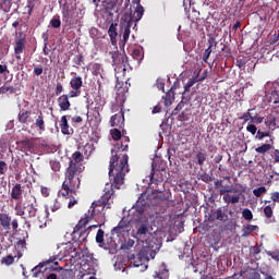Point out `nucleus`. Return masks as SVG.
Wrapping results in <instances>:
<instances>
[{
  "instance_id": "obj_42",
  "label": "nucleus",
  "mask_w": 279,
  "mask_h": 279,
  "mask_svg": "<svg viewBox=\"0 0 279 279\" xmlns=\"http://www.w3.org/2000/svg\"><path fill=\"white\" fill-rule=\"evenodd\" d=\"M74 64H76V66H82V64H84V56L83 54H76L73 59Z\"/></svg>"
},
{
  "instance_id": "obj_5",
  "label": "nucleus",
  "mask_w": 279,
  "mask_h": 279,
  "mask_svg": "<svg viewBox=\"0 0 279 279\" xmlns=\"http://www.w3.org/2000/svg\"><path fill=\"white\" fill-rule=\"evenodd\" d=\"M14 211L16 217H22V219H25V217H28V219L36 217L38 214V201H36V196H26L25 204L23 202L15 203Z\"/></svg>"
},
{
  "instance_id": "obj_25",
  "label": "nucleus",
  "mask_w": 279,
  "mask_h": 279,
  "mask_svg": "<svg viewBox=\"0 0 279 279\" xmlns=\"http://www.w3.org/2000/svg\"><path fill=\"white\" fill-rule=\"evenodd\" d=\"M155 278L157 279H169V269H167V265L162 264L159 268V271L156 272Z\"/></svg>"
},
{
  "instance_id": "obj_17",
  "label": "nucleus",
  "mask_w": 279,
  "mask_h": 279,
  "mask_svg": "<svg viewBox=\"0 0 279 279\" xmlns=\"http://www.w3.org/2000/svg\"><path fill=\"white\" fill-rule=\"evenodd\" d=\"M58 106L60 110L66 112V110H71V101L69 100V95L63 94L57 99Z\"/></svg>"
},
{
  "instance_id": "obj_47",
  "label": "nucleus",
  "mask_w": 279,
  "mask_h": 279,
  "mask_svg": "<svg viewBox=\"0 0 279 279\" xmlns=\"http://www.w3.org/2000/svg\"><path fill=\"white\" fill-rule=\"evenodd\" d=\"M5 171H8V163H5L3 160H0V175H5Z\"/></svg>"
},
{
  "instance_id": "obj_10",
  "label": "nucleus",
  "mask_w": 279,
  "mask_h": 279,
  "mask_svg": "<svg viewBox=\"0 0 279 279\" xmlns=\"http://www.w3.org/2000/svg\"><path fill=\"white\" fill-rule=\"evenodd\" d=\"M265 125L272 131L279 128V105L275 106L270 113L265 117Z\"/></svg>"
},
{
  "instance_id": "obj_53",
  "label": "nucleus",
  "mask_w": 279,
  "mask_h": 279,
  "mask_svg": "<svg viewBox=\"0 0 279 279\" xmlns=\"http://www.w3.org/2000/svg\"><path fill=\"white\" fill-rule=\"evenodd\" d=\"M246 130H247L251 134H253V136L256 134V132H258V129H257L256 125H254V124H248V125L246 126Z\"/></svg>"
},
{
  "instance_id": "obj_58",
  "label": "nucleus",
  "mask_w": 279,
  "mask_h": 279,
  "mask_svg": "<svg viewBox=\"0 0 279 279\" xmlns=\"http://www.w3.org/2000/svg\"><path fill=\"white\" fill-rule=\"evenodd\" d=\"M49 187L41 186V195L43 197H49Z\"/></svg>"
},
{
  "instance_id": "obj_41",
  "label": "nucleus",
  "mask_w": 279,
  "mask_h": 279,
  "mask_svg": "<svg viewBox=\"0 0 279 279\" xmlns=\"http://www.w3.org/2000/svg\"><path fill=\"white\" fill-rule=\"evenodd\" d=\"M264 215L267 219H271V217H274V209L270 207V205H267L264 208Z\"/></svg>"
},
{
  "instance_id": "obj_38",
  "label": "nucleus",
  "mask_w": 279,
  "mask_h": 279,
  "mask_svg": "<svg viewBox=\"0 0 279 279\" xmlns=\"http://www.w3.org/2000/svg\"><path fill=\"white\" fill-rule=\"evenodd\" d=\"M50 25L53 27V29H58L62 25V21H60V16L52 17L50 20Z\"/></svg>"
},
{
  "instance_id": "obj_28",
  "label": "nucleus",
  "mask_w": 279,
  "mask_h": 279,
  "mask_svg": "<svg viewBox=\"0 0 279 279\" xmlns=\"http://www.w3.org/2000/svg\"><path fill=\"white\" fill-rule=\"evenodd\" d=\"M85 158H90L93 151H95V145L93 143H86L83 147Z\"/></svg>"
},
{
  "instance_id": "obj_11",
  "label": "nucleus",
  "mask_w": 279,
  "mask_h": 279,
  "mask_svg": "<svg viewBox=\"0 0 279 279\" xmlns=\"http://www.w3.org/2000/svg\"><path fill=\"white\" fill-rule=\"evenodd\" d=\"M14 53L15 59L21 60V53L25 51V45H27V38L23 32L15 34Z\"/></svg>"
},
{
  "instance_id": "obj_63",
  "label": "nucleus",
  "mask_w": 279,
  "mask_h": 279,
  "mask_svg": "<svg viewBox=\"0 0 279 279\" xmlns=\"http://www.w3.org/2000/svg\"><path fill=\"white\" fill-rule=\"evenodd\" d=\"M11 226H12V228H13V230H19V220L17 219H13L12 221H11Z\"/></svg>"
},
{
  "instance_id": "obj_29",
  "label": "nucleus",
  "mask_w": 279,
  "mask_h": 279,
  "mask_svg": "<svg viewBox=\"0 0 279 279\" xmlns=\"http://www.w3.org/2000/svg\"><path fill=\"white\" fill-rule=\"evenodd\" d=\"M206 158H208V155L206 154V151L199 150L196 153V160L199 167H204V162H206Z\"/></svg>"
},
{
  "instance_id": "obj_52",
  "label": "nucleus",
  "mask_w": 279,
  "mask_h": 279,
  "mask_svg": "<svg viewBox=\"0 0 279 279\" xmlns=\"http://www.w3.org/2000/svg\"><path fill=\"white\" fill-rule=\"evenodd\" d=\"M270 198L274 202V206H276V203L279 204V192H274L270 194Z\"/></svg>"
},
{
  "instance_id": "obj_27",
  "label": "nucleus",
  "mask_w": 279,
  "mask_h": 279,
  "mask_svg": "<svg viewBox=\"0 0 279 279\" xmlns=\"http://www.w3.org/2000/svg\"><path fill=\"white\" fill-rule=\"evenodd\" d=\"M125 228H128V222H125V220H121L118 226L112 229V234H123V232H125Z\"/></svg>"
},
{
  "instance_id": "obj_7",
  "label": "nucleus",
  "mask_w": 279,
  "mask_h": 279,
  "mask_svg": "<svg viewBox=\"0 0 279 279\" xmlns=\"http://www.w3.org/2000/svg\"><path fill=\"white\" fill-rule=\"evenodd\" d=\"M58 255L50 256L48 259L39 263V265L35 266L33 268V274L35 278H38L39 274H43L44 271H61L62 268H60V262H58Z\"/></svg>"
},
{
  "instance_id": "obj_8",
  "label": "nucleus",
  "mask_w": 279,
  "mask_h": 279,
  "mask_svg": "<svg viewBox=\"0 0 279 279\" xmlns=\"http://www.w3.org/2000/svg\"><path fill=\"white\" fill-rule=\"evenodd\" d=\"M110 54L116 73H125L128 69V54L119 51L110 52Z\"/></svg>"
},
{
  "instance_id": "obj_35",
  "label": "nucleus",
  "mask_w": 279,
  "mask_h": 279,
  "mask_svg": "<svg viewBox=\"0 0 279 279\" xmlns=\"http://www.w3.org/2000/svg\"><path fill=\"white\" fill-rule=\"evenodd\" d=\"M14 256L8 255L5 257H2L1 264L7 265V267H10V265H14Z\"/></svg>"
},
{
  "instance_id": "obj_34",
  "label": "nucleus",
  "mask_w": 279,
  "mask_h": 279,
  "mask_svg": "<svg viewBox=\"0 0 279 279\" xmlns=\"http://www.w3.org/2000/svg\"><path fill=\"white\" fill-rule=\"evenodd\" d=\"M271 149V144H264L257 148H255L256 154H267Z\"/></svg>"
},
{
  "instance_id": "obj_64",
  "label": "nucleus",
  "mask_w": 279,
  "mask_h": 279,
  "mask_svg": "<svg viewBox=\"0 0 279 279\" xmlns=\"http://www.w3.org/2000/svg\"><path fill=\"white\" fill-rule=\"evenodd\" d=\"M274 158H275V162H279V149H276L274 151Z\"/></svg>"
},
{
  "instance_id": "obj_43",
  "label": "nucleus",
  "mask_w": 279,
  "mask_h": 279,
  "mask_svg": "<svg viewBox=\"0 0 279 279\" xmlns=\"http://www.w3.org/2000/svg\"><path fill=\"white\" fill-rule=\"evenodd\" d=\"M111 137L113 141H121V131L119 129L111 130Z\"/></svg>"
},
{
  "instance_id": "obj_14",
  "label": "nucleus",
  "mask_w": 279,
  "mask_h": 279,
  "mask_svg": "<svg viewBox=\"0 0 279 279\" xmlns=\"http://www.w3.org/2000/svg\"><path fill=\"white\" fill-rule=\"evenodd\" d=\"M11 199H14L16 204L23 202V186L21 183H15L11 190Z\"/></svg>"
},
{
  "instance_id": "obj_2",
  "label": "nucleus",
  "mask_w": 279,
  "mask_h": 279,
  "mask_svg": "<svg viewBox=\"0 0 279 279\" xmlns=\"http://www.w3.org/2000/svg\"><path fill=\"white\" fill-rule=\"evenodd\" d=\"M129 160L130 157L128 153H121L119 147H113L109 163V178H113L111 186L114 189H121V186H123L125 173H130Z\"/></svg>"
},
{
  "instance_id": "obj_54",
  "label": "nucleus",
  "mask_w": 279,
  "mask_h": 279,
  "mask_svg": "<svg viewBox=\"0 0 279 279\" xmlns=\"http://www.w3.org/2000/svg\"><path fill=\"white\" fill-rule=\"evenodd\" d=\"M163 99H165V106H167V107H169L173 104V101L171 100V94H166Z\"/></svg>"
},
{
  "instance_id": "obj_19",
  "label": "nucleus",
  "mask_w": 279,
  "mask_h": 279,
  "mask_svg": "<svg viewBox=\"0 0 279 279\" xmlns=\"http://www.w3.org/2000/svg\"><path fill=\"white\" fill-rule=\"evenodd\" d=\"M147 234H149V223L143 222L137 228L135 239H141L142 236H145Z\"/></svg>"
},
{
  "instance_id": "obj_51",
  "label": "nucleus",
  "mask_w": 279,
  "mask_h": 279,
  "mask_svg": "<svg viewBox=\"0 0 279 279\" xmlns=\"http://www.w3.org/2000/svg\"><path fill=\"white\" fill-rule=\"evenodd\" d=\"M269 136V132H262V131H257V135L256 138L258 141H263L265 137Z\"/></svg>"
},
{
  "instance_id": "obj_36",
  "label": "nucleus",
  "mask_w": 279,
  "mask_h": 279,
  "mask_svg": "<svg viewBox=\"0 0 279 279\" xmlns=\"http://www.w3.org/2000/svg\"><path fill=\"white\" fill-rule=\"evenodd\" d=\"M242 217L245 221H252L254 219V214H252V210L245 208L242 211Z\"/></svg>"
},
{
  "instance_id": "obj_9",
  "label": "nucleus",
  "mask_w": 279,
  "mask_h": 279,
  "mask_svg": "<svg viewBox=\"0 0 279 279\" xmlns=\"http://www.w3.org/2000/svg\"><path fill=\"white\" fill-rule=\"evenodd\" d=\"M220 195H222V199L225 204H239L241 202V194H230V193H238L236 189H228L222 186V189L219 190Z\"/></svg>"
},
{
  "instance_id": "obj_3",
  "label": "nucleus",
  "mask_w": 279,
  "mask_h": 279,
  "mask_svg": "<svg viewBox=\"0 0 279 279\" xmlns=\"http://www.w3.org/2000/svg\"><path fill=\"white\" fill-rule=\"evenodd\" d=\"M112 195H114V190H109L99 198V201H95L92 204L90 209L87 214H85V217L82 218L74 227V238H77L78 241L82 242L86 241V236H88V233H86V226L90 223V220L93 219V217H95V213H97V210L99 213V209L97 208H101V210H104V208H110V199H112Z\"/></svg>"
},
{
  "instance_id": "obj_32",
  "label": "nucleus",
  "mask_w": 279,
  "mask_h": 279,
  "mask_svg": "<svg viewBox=\"0 0 279 279\" xmlns=\"http://www.w3.org/2000/svg\"><path fill=\"white\" fill-rule=\"evenodd\" d=\"M12 9V0H0V10L3 12H10Z\"/></svg>"
},
{
  "instance_id": "obj_22",
  "label": "nucleus",
  "mask_w": 279,
  "mask_h": 279,
  "mask_svg": "<svg viewBox=\"0 0 279 279\" xmlns=\"http://www.w3.org/2000/svg\"><path fill=\"white\" fill-rule=\"evenodd\" d=\"M117 26L118 24L112 23L108 29L111 45H117V36H119V33L117 32Z\"/></svg>"
},
{
  "instance_id": "obj_13",
  "label": "nucleus",
  "mask_w": 279,
  "mask_h": 279,
  "mask_svg": "<svg viewBox=\"0 0 279 279\" xmlns=\"http://www.w3.org/2000/svg\"><path fill=\"white\" fill-rule=\"evenodd\" d=\"M59 5L61 8V14L64 23H71V19H73V9H71V4L59 1Z\"/></svg>"
},
{
  "instance_id": "obj_55",
  "label": "nucleus",
  "mask_w": 279,
  "mask_h": 279,
  "mask_svg": "<svg viewBox=\"0 0 279 279\" xmlns=\"http://www.w3.org/2000/svg\"><path fill=\"white\" fill-rule=\"evenodd\" d=\"M236 66H239V69L245 68V59L239 57V58L236 59Z\"/></svg>"
},
{
  "instance_id": "obj_48",
  "label": "nucleus",
  "mask_w": 279,
  "mask_h": 279,
  "mask_svg": "<svg viewBox=\"0 0 279 279\" xmlns=\"http://www.w3.org/2000/svg\"><path fill=\"white\" fill-rule=\"evenodd\" d=\"M211 53H213V49L207 48L203 54V62H208V58H210Z\"/></svg>"
},
{
  "instance_id": "obj_15",
  "label": "nucleus",
  "mask_w": 279,
  "mask_h": 279,
  "mask_svg": "<svg viewBox=\"0 0 279 279\" xmlns=\"http://www.w3.org/2000/svg\"><path fill=\"white\" fill-rule=\"evenodd\" d=\"M111 128H123V123H125V113L120 111L113 114L110 119Z\"/></svg>"
},
{
  "instance_id": "obj_61",
  "label": "nucleus",
  "mask_w": 279,
  "mask_h": 279,
  "mask_svg": "<svg viewBox=\"0 0 279 279\" xmlns=\"http://www.w3.org/2000/svg\"><path fill=\"white\" fill-rule=\"evenodd\" d=\"M133 58H134L135 60H140V59H141V50L134 49V50H133Z\"/></svg>"
},
{
  "instance_id": "obj_46",
  "label": "nucleus",
  "mask_w": 279,
  "mask_h": 279,
  "mask_svg": "<svg viewBox=\"0 0 279 279\" xmlns=\"http://www.w3.org/2000/svg\"><path fill=\"white\" fill-rule=\"evenodd\" d=\"M240 119L244 121V123H247V121H252V113L250 112V109L247 112H244L242 117H240Z\"/></svg>"
},
{
  "instance_id": "obj_21",
  "label": "nucleus",
  "mask_w": 279,
  "mask_h": 279,
  "mask_svg": "<svg viewBox=\"0 0 279 279\" xmlns=\"http://www.w3.org/2000/svg\"><path fill=\"white\" fill-rule=\"evenodd\" d=\"M34 125L38 128L39 132H45V130H47L45 126V114L43 113V111H40L35 119Z\"/></svg>"
},
{
  "instance_id": "obj_6",
  "label": "nucleus",
  "mask_w": 279,
  "mask_h": 279,
  "mask_svg": "<svg viewBox=\"0 0 279 279\" xmlns=\"http://www.w3.org/2000/svg\"><path fill=\"white\" fill-rule=\"evenodd\" d=\"M158 250H160V242L154 234H149L148 239L143 242V247L137 258H144L145 260L156 258V252H158Z\"/></svg>"
},
{
  "instance_id": "obj_18",
  "label": "nucleus",
  "mask_w": 279,
  "mask_h": 279,
  "mask_svg": "<svg viewBox=\"0 0 279 279\" xmlns=\"http://www.w3.org/2000/svg\"><path fill=\"white\" fill-rule=\"evenodd\" d=\"M68 116H63L61 117L60 120V128H61V133L64 134V136H69L72 132L73 129H71V126L69 125V120L66 119Z\"/></svg>"
},
{
  "instance_id": "obj_60",
  "label": "nucleus",
  "mask_w": 279,
  "mask_h": 279,
  "mask_svg": "<svg viewBox=\"0 0 279 279\" xmlns=\"http://www.w3.org/2000/svg\"><path fill=\"white\" fill-rule=\"evenodd\" d=\"M34 75H43V66H36L33 71Z\"/></svg>"
},
{
  "instance_id": "obj_20",
  "label": "nucleus",
  "mask_w": 279,
  "mask_h": 279,
  "mask_svg": "<svg viewBox=\"0 0 279 279\" xmlns=\"http://www.w3.org/2000/svg\"><path fill=\"white\" fill-rule=\"evenodd\" d=\"M12 222V217L8 214H0V226H2L3 230H10V226Z\"/></svg>"
},
{
  "instance_id": "obj_30",
  "label": "nucleus",
  "mask_w": 279,
  "mask_h": 279,
  "mask_svg": "<svg viewBox=\"0 0 279 279\" xmlns=\"http://www.w3.org/2000/svg\"><path fill=\"white\" fill-rule=\"evenodd\" d=\"M255 230H258V226L247 225L242 229V236L247 238L252 232H255Z\"/></svg>"
},
{
  "instance_id": "obj_16",
  "label": "nucleus",
  "mask_w": 279,
  "mask_h": 279,
  "mask_svg": "<svg viewBox=\"0 0 279 279\" xmlns=\"http://www.w3.org/2000/svg\"><path fill=\"white\" fill-rule=\"evenodd\" d=\"M71 75L73 77L70 80V86L73 90H82V86H84V81L82 76L77 75V73L72 72Z\"/></svg>"
},
{
  "instance_id": "obj_26",
  "label": "nucleus",
  "mask_w": 279,
  "mask_h": 279,
  "mask_svg": "<svg viewBox=\"0 0 279 279\" xmlns=\"http://www.w3.org/2000/svg\"><path fill=\"white\" fill-rule=\"evenodd\" d=\"M197 82H199V73H196V75L190 78L189 82L184 85L185 93H189V90H191V88H193Z\"/></svg>"
},
{
  "instance_id": "obj_24",
  "label": "nucleus",
  "mask_w": 279,
  "mask_h": 279,
  "mask_svg": "<svg viewBox=\"0 0 279 279\" xmlns=\"http://www.w3.org/2000/svg\"><path fill=\"white\" fill-rule=\"evenodd\" d=\"M34 8H36V0H27L26 5L24 7V14H27V19L34 14Z\"/></svg>"
},
{
  "instance_id": "obj_39",
  "label": "nucleus",
  "mask_w": 279,
  "mask_h": 279,
  "mask_svg": "<svg viewBox=\"0 0 279 279\" xmlns=\"http://www.w3.org/2000/svg\"><path fill=\"white\" fill-rule=\"evenodd\" d=\"M265 193H267V187L265 186L253 190V194L255 195V197H260L262 195H265Z\"/></svg>"
},
{
  "instance_id": "obj_44",
  "label": "nucleus",
  "mask_w": 279,
  "mask_h": 279,
  "mask_svg": "<svg viewBox=\"0 0 279 279\" xmlns=\"http://www.w3.org/2000/svg\"><path fill=\"white\" fill-rule=\"evenodd\" d=\"M104 234H105V232H104V230L102 229H99L98 231H97V234H96V243H104Z\"/></svg>"
},
{
  "instance_id": "obj_4",
  "label": "nucleus",
  "mask_w": 279,
  "mask_h": 279,
  "mask_svg": "<svg viewBox=\"0 0 279 279\" xmlns=\"http://www.w3.org/2000/svg\"><path fill=\"white\" fill-rule=\"evenodd\" d=\"M136 5L134 13L126 12L122 15L120 20V35L122 36L121 43L125 46V43L130 40V34H132V27L134 23H138L145 14V9L141 5V0H133Z\"/></svg>"
},
{
  "instance_id": "obj_1",
  "label": "nucleus",
  "mask_w": 279,
  "mask_h": 279,
  "mask_svg": "<svg viewBox=\"0 0 279 279\" xmlns=\"http://www.w3.org/2000/svg\"><path fill=\"white\" fill-rule=\"evenodd\" d=\"M84 162V154L76 150L72 154V160L69 162V167L65 169V179L62 183V189L59 192V195L69 199L75 195V190L80 189L81 180L80 173H82V165Z\"/></svg>"
},
{
  "instance_id": "obj_37",
  "label": "nucleus",
  "mask_w": 279,
  "mask_h": 279,
  "mask_svg": "<svg viewBox=\"0 0 279 279\" xmlns=\"http://www.w3.org/2000/svg\"><path fill=\"white\" fill-rule=\"evenodd\" d=\"M5 93H10V95H14L16 89L13 86H1L0 87V95H5Z\"/></svg>"
},
{
  "instance_id": "obj_56",
  "label": "nucleus",
  "mask_w": 279,
  "mask_h": 279,
  "mask_svg": "<svg viewBox=\"0 0 279 279\" xmlns=\"http://www.w3.org/2000/svg\"><path fill=\"white\" fill-rule=\"evenodd\" d=\"M201 180H202L203 182H206V183L213 182V178H211L208 173H203V174L201 175Z\"/></svg>"
},
{
  "instance_id": "obj_57",
  "label": "nucleus",
  "mask_w": 279,
  "mask_h": 279,
  "mask_svg": "<svg viewBox=\"0 0 279 279\" xmlns=\"http://www.w3.org/2000/svg\"><path fill=\"white\" fill-rule=\"evenodd\" d=\"M64 92V87L62 86L61 83H57V87H56V95H61V93Z\"/></svg>"
},
{
  "instance_id": "obj_40",
  "label": "nucleus",
  "mask_w": 279,
  "mask_h": 279,
  "mask_svg": "<svg viewBox=\"0 0 279 279\" xmlns=\"http://www.w3.org/2000/svg\"><path fill=\"white\" fill-rule=\"evenodd\" d=\"M50 167L52 171H54V173H58V171H60V169L62 168V166L60 165V161H57V160H51Z\"/></svg>"
},
{
  "instance_id": "obj_59",
  "label": "nucleus",
  "mask_w": 279,
  "mask_h": 279,
  "mask_svg": "<svg viewBox=\"0 0 279 279\" xmlns=\"http://www.w3.org/2000/svg\"><path fill=\"white\" fill-rule=\"evenodd\" d=\"M209 46L208 48L213 49L214 47H217V41L215 40V37H210L208 39Z\"/></svg>"
},
{
  "instance_id": "obj_33",
  "label": "nucleus",
  "mask_w": 279,
  "mask_h": 279,
  "mask_svg": "<svg viewBox=\"0 0 279 279\" xmlns=\"http://www.w3.org/2000/svg\"><path fill=\"white\" fill-rule=\"evenodd\" d=\"M128 143H130V137H124V141H122L121 144H117L114 147H118V149H120L121 154H125V150L129 147Z\"/></svg>"
},
{
  "instance_id": "obj_45",
  "label": "nucleus",
  "mask_w": 279,
  "mask_h": 279,
  "mask_svg": "<svg viewBox=\"0 0 279 279\" xmlns=\"http://www.w3.org/2000/svg\"><path fill=\"white\" fill-rule=\"evenodd\" d=\"M80 95H82V89H72L69 92L68 98L80 97Z\"/></svg>"
},
{
  "instance_id": "obj_50",
  "label": "nucleus",
  "mask_w": 279,
  "mask_h": 279,
  "mask_svg": "<svg viewBox=\"0 0 279 279\" xmlns=\"http://www.w3.org/2000/svg\"><path fill=\"white\" fill-rule=\"evenodd\" d=\"M251 123H256V124H259V123H265V118H260V117H251Z\"/></svg>"
},
{
  "instance_id": "obj_62",
  "label": "nucleus",
  "mask_w": 279,
  "mask_h": 279,
  "mask_svg": "<svg viewBox=\"0 0 279 279\" xmlns=\"http://www.w3.org/2000/svg\"><path fill=\"white\" fill-rule=\"evenodd\" d=\"M77 204V198L73 197V199H70L68 204V208H73Z\"/></svg>"
},
{
  "instance_id": "obj_12",
  "label": "nucleus",
  "mask_w": 279,
  "mask_h": 279,
  "mask_svg": "<svg viewBox=\"0 0 279 279\" xmlns=\"http://www.w3.org/2000/svg\"><path fill=\"white\" fill-rule=\"evenodd\" d=\"M266 99L269 106H274V108L279 106V80L271 83L270 90L266 95Z\"/></svg>"
},
{
  "instance_id": "obj_31",
  "label": "nucleus",
  "mask_w": 279,
  "mask_h": 279,
  "mask_svg": "<svg viewBox=\"0 0 279 279\" xmlns=\"http://www.w3.org/2000/svg\"><path fill=\"white\" fill-rule=\"evenodd\" d=\"M29 114H32V112L25 110V111H20L17 119L21 123H27V121L29 120Z\"/></svg>"
},
{
  "instance_id": "obj_49",
  "label": "nucleus",
  "mask_w": 279,
  "mask_h": 279,
  "mask_svg": "<svg viewBox=\"0 0 279 279\" xmlns=\"http://www.w3.org/2000/svg\"><path fill=\"white\" fill-rule=\"evenodd\" d=\"M61 208H62V204L60 203V201L56 199L54 204L51 207V211L57 213V210H60Z\"/></svg>"
},
{
  "instance_id": "obj_23",
  "label": "nucleus",
  "mask_w": 279,
  "mask_h": 279,
  "mask_svg": "<svg viewBox=\"0 0 279 279\" xmlns=\"http://www.w3.org/2000/svg\"><path fill=\"white\" fill-rule=\"evenodd\" d=\"M214 219H217V221H221L222 223H226V221H228V214H226V211H223V209L218 208L213 216Z\"/></svg>"
}]
</instances>
